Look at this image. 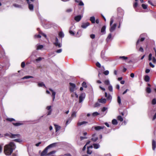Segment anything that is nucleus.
Instances as JSON below:
<instances>
[{"label": "nucleus", "instance_id": "c85d7f7f", "mask_svg": "<svg viewBox=\"0 0 156 156\" xmlns=\"http://www.w3.org/2000/svg\"><path fill=\"white\" fill-rule=\"evenodd\" d=\"M75 2H76L79 3V5L83 6L84 5V4H83V2L82 1H80L79 2L78 1H77V0H75Z\"/></svg>", "mask_w": 156, "mask_h": 156}, {"label": "nucleus", "instance_id": "680f3d73", "mask_svg": "<svg viewBox=\"0 0 156 156\" xmlns=\"http://www.w3.org/2000/svg\"><path fill=\"white\" fill-rule=\"evenodd\" d=\"M107 109V108L105 107H104L102 108L101 111L103 112L105 111Z\"/></svg>", "mask_w": 156, "mask_h": 156}, {"label": "nucleus", "instance_id": "49530a36", "mask_svg": "<svg viewBox=\"0 0 156 156\" xmlns=\"http://www.w3.org/2000/svg\"><path fill=\"white\" fill-rule=\"evenodd\" d=\"M99 115V113L97 112H94L92 114V115L94 116H97Z\"/></svg>", "mask_w": 156, "mask_h": 156}, {"label": "nucleus", "instance_id": "864d4df0", "mask_svg": "<svg viewBox=\"0 0 156 156\" xmlns=\"http://www.w3.org/2000/svg\"><path fill=\"white\" fill-rule=\"evenodd\" d=\"M109 72L108 70H106L103 72V73L105 75H107L109 74Z\"/></svg>", "mask_w": 156, "mask_h": 156}, {"label": "nucleus", "instance_id": "9b49d317", "mask_svg": "<svg viewBox=\"0 0 156 156\" xmlns=\"http://www.w3.org/2000/svg\"><path fill=\"white\" fill-rule=\"evenodd\" d=\"M49 90L50 91L52 92V96L53 98V101H54L55 99V96L56 93L55 92L53 91V90L51 88H49Z\"/></svg>", "mask_w": 156, "mask_h": 156}, {"label": "nucleus", "instance_id": "1a4fd4ad", "mask_svg": "<svg viewBox=\"0 0 156 156\" xmlns=\"http://www.w3.org/2000/svg\"><path fill=\"white\" fill-rule=\"evenodd\" d=\"M152 149L153 150H154L156 148V141L154 140H152Z\"/></svg>", "mask_w": 156, "mask_h": 156}, {"label": "nucleus", "instance_id": "5701e85b", "mask_svg": "<svg viewBox=\"0 0 156 156\" xmlns=\"http://www.w3.org/2000/svg\"><path fill=\"white\" fill-rule=\"evenodd\" d=\"M58 36L62 38L64 37V35L62 31H60L58 33Z\"/></svg>", "mask_w": 156, "mask_h": 156}, {"label": "nucleus", "instance_id": "4be33fe9", "mask_svg": "<svg viewBox=\"0 0 156 156\" xmlns=\"http://www.w3.org/2000/svg\"><path fill=\"white\" fill-rule=\"evenodd\" d=\"M53 44L56 46H58V48H60L62 45L60 43H54Z\"/></svg>", "mask_w": 156, "mask_h": 156}, {"label": "nucleus", "instance_id": "c9c22d12", "mask_svg": "<svg viewBox=\"0 0 156 156\" xmlns=\"http://www.w3.org/2000/svg\"><path fill=\"white\" fill-rule=\"evenodd\" d=\"M38 85L39 87H40L44 86V87H46L45 85L42 82L38 83Z\"/></svg>", "mask_w": 156, "mask_h": 156}, {"label": "nucleus", "instance_id": "09e8293b", "mask_svg": "<svg viewBox=\"0 0 156 156\" xmlns=\"http://www.w3.org/2000/svg\"><path fill=\"white\" fill-rule=\"evenodd\" d=\"M33 78V77L31 76H26L23 78V79H28L30 78Z\"/></svg>", "mask_w": 156, "mask_h": 156}, {"label": "nucleus", "instance_id": "58836bf2", "mask_svg": "<svg viewBox=\"0 0 156 156\" xmlns=\"http://www.w3.org/2000/svg\"><path fill=\"white\" fill-rule=\"evenodd\" d=\"M108 89L109 90L110 92H112L113 91V88L112 86L110 85L108 87Z\"/></svg>", "mask_w": 156, "mask_h": 156}, {"label": "nucleus", "instance_id": "e433bc0d", "mask_svg": "<svg viewBox=\"0 0 156 156\" xmlns=\"http://www.w3.org/2000/svg\"><path fill=\"white\" fill-rule=\"evenodd\" d=\"M82 86L84 88H87V86L86 84V83L85 82H83L82 84Z\"/></svg>", "mask_w": 156, "mask_h": 156}, {"label": "nucleus", "instance_id": "c756f323", "mask_svg": "<svg viewBox=\"0 0 156 156\" xmlns=\"http://www.w3.org/2000/svg\"><path fill=\"white\" fill-rule=\"evenodd\" d=\"M94 146V147L96 149H98L99 148V145L98 144H93Z\"/></svg>", "mask_w": 156, "mask_h": 156}, {"label": "nucleus", "instance_id": "774afa93", "mask_svg": "<svg viewBox=\"0 0 156 156\" xmlns=\"http://www.w3.org/2000/svg\"><path fill=\"white\" fill-rule=\"evenodd\" d=\"M62 51V49H60L57 50L56 51V52L57 53H60Z\"/></svg>", "mask_w": 156, "mask_h": 156}, {"label": "nucleus", "instance_id": "4d7b16f0", "mask_svg": "<svg viewBox=\"0 0 156 156\" xmlns=\"http://www.w3.org/2000/svg\"><path fill=\"white\" fill-rule=\"evenodd\" d=\"M112 37V34H108L106 40H109Z\"/></svg>", "mask_w": 156, "mask_h": 156}, {"label": "nucleus", "instance_id": "6e6d98bb", "mask_svg": "<svg viewBox=\"0 0 156 156\" xmlns=\"http://www.w3.org/2000/svg\"><path fill=\"white\" fill-rule=\"evenodd\" d=\"M76 112H73L71 116L72 117H76Z\"/></svg>", "mask_w": 156, "mask_h": 156}, {"label": "nucleus", "instance_id": "f3484780", "mask_svg": "<svg viewBox=\"0 0 156 156\" xmlns=\"http://www.w3.org/2000/svg\"><path fill=\"white\" fill-rule=\"evenodd\" d=\"M144 40V37H141L140 39H139L136 42V45H137L139 44L140 41H143Z\"/></svg>", "mask_w": 156, "mask_h": 156}, {"label": "nucleus", "instance_id": "052dcab7", "mask_svg": "<svg viewBox=\"0 0 156 156\" xmlns=\"http://www.w3.org/2000/svg\"><path fill=\"white\" fill-rule=\"evenodd\" d=\"M42 58L39 57L38 58H37L36 59V61L37 62H38V61H40L42 60Z\"/></svg>", "mask_w": 156, "mask_h": 156}, {"label": "nucleus", "instance_id": "aec40b11", "mask_svg": "<svg viewBox=\"0 0 156 156\" xmlns=\"http://www.w3.org/2000/svg\"><path fill=\"white\" fill-rule=\"evenodd\" d=\"M99 101L100 102L102 103H105L106 102V100L105 98H101V99H99Z\"/></svg>", "mask_w": 156, "mask_h": 156}, {"label": "nucleus", "instance_id": "423d86ee", "mask_svg": "<svg viewBox=\"0 0 156 156\" xmlns=\"http://www.w3.org/2000/svg\"><path fill=\"white\" fill-rule=\"evenodd\" d=\"M48 149L47 147H46L42 151L41 154V156H44L47 155V153L48 150Z\"/></svg>", "mask_w": 156, "mask_h": 156}, {"label": "nucleus", "instance_id": "4468645a", "mask_svg": "<svg viewBox=\"0 0 156 156\" xmlns=\"http://www.w3.org/2000/svg\"><path fill=\"white\" fill-rule=\"evenodd\" d=\"M88 123V122L86 121H83L81 122H79L77 123V125L78 126H81L83 125H85Z\"/></svg>", "mask_w": 156, "mask_h": 156}, {"label": "nucleus", "instance_id": "f03ea898", "mask_svg": "<svg viewBox=\"0 0 156 156\" xmlns=\"http://www.w3.org/2000/svg\"><path fill=\"white\" fill-rule=\"evenodd\" d=\"M69 84L70 86V87H69V90L70 92H73L76 89V86L75 84L72 83H69Z\"/></svg>", "mask_w": 156, "mask_h": 156}, {"label": "nucleus", "instance_id": "ea45409f", "mask_svg": "<svg viewBox=\"0 0 156 156\" xmlns=\"http://www.w3.org/2000/svg\"><path fill=\"white\" fill-rule=\"evenodd\" d=\"M104 83L107 85H108L109 84V81L108 80H106L104 81Z\"/></svg>", "mask_w": 156, "mask_h": 156}, {"label": "nucleus", "instance_id": "a211bd4d", "mask_svg": "<svg viewBox=\"0 0 156 156\" xmlns=\"http://www.w3.org/2000/svg\"><path fill=\"white\" fill-rule=\"evenodd\" d=\"M90 20L91 21L92 23H95V18L94 16H92L90 17Z\"/></svg>", "mask_w": 156, "mask_h": 156}, {"label": "nucleus", "instance_id": "f8f14e48", "mask_svg": "<svg viewBox=\"0 0 156 156\" xmlns=\"http://www.w3.org/2000/svg\"><path fill=\"white\" fill-rule=\"evenodd\" d=\"M116 27V24L114 23L113 26H111L110 29V31L111 32H113L115 29Z\"/></svg>", "mask_w": 156, "mask_h": 156}, {"label": "nucleus", "instance_id": "2f4dec72", "mask_svg": "<svg viewBox=\"0 0 156 156\" xmlns=\"http://www.w3.org/2000/svg\"><path fill=\"white\" fill-rule=\"evenodd\" d=\"M112 123L113 125H117L118 123L117 120L115 119H113L112 121Z\"/></svg>", "mask_w": 156, "mask_h": 156}, {"label": "nucleus", "instance_id": "0e129e2a", "mask_svg": "<svg viewBox=\"0 0 156 156\" xmlns=\"http://www.w3.org/2000/svg\"><path fill=\"white\" fill-rule=\"evenodd\" d=\"M72 9H67L66 10V12H72Z\"/></svg>", "mask_w": 156, "mask_h": 156}, {"label": "nucleus", "instance_id": "5fc2aeb1", "mask_svg": "<svg viewBox=\"0 0 156 156\" xmlns=\"http://www.w3.org/2000/svg\"><path fill=\"white\" fill-rule=\"evenodd\" d=\"M138 5V3H137V2H135L133 5V7H134V8H136L137 6Z\"/></svg>", "mask_w": 156, "mask_h": 156}, {"label": "nucleus", "instance_id": "ddd939ff", "mask_svg": "<svg viewBox=\"0 0 156 156\" xmlns=\"http://www.w3.org/2000/svg\"><path fill=\"white\" fill-rule=\"evenodd\" d=\"M54 126L55 127V132H56L58 131H59L61 129V127L59 126L58 125L54 124Z\"/></svg>", "mask_w": 156, "mask_h": 156}, {"label": "nucleus", "instance_id": "4c0bfd02", "mask_svg": "<svg viewBox=\"0 0 156 156\" xmlns=\"http://www.w3.org/2000/svg\"><path fill=\"white\" fill-rule=\"evenodd\" d=\"M39 34H41L42 36H44L45 38H47L46 35L44 33H42L41 31H39Z\"/></svg>", "mask_w": 156, "mask_h": 156}, {"label": "nucleus", "instance_id": "13d9d810", "mask_svg": "<svg viewBox=\"0 0 156 156\" xmlns=\"http://www.w3.org/2000/svg\"><path fill=\"white\" fill-rule=\"evenodd\" d=\"M34 37L35 38H40L41 36L40 34H36L34 35Z\"/></svg>", "mask_w": 156, "mask_h": 156}, {"label": "nucleus", "instance_id": "c03bdc74", "mask_svg": "<svg viewBox=\"0 0 156 156\" xmlns=\"http://www.w3.org/2000/svg\"><path fill=\"white\" fill-rule=\"evenodd\" d=\"M87 153L88 154H91L92 153V151L91 150H90L89 147L87 148Z\"/></svg>", "mask_w": 156, "mask_h": 156}, {"label": "nucleus", "instance_id": "20e7f679", "mask_svg": "<svg viewBox=\"0 0 156 156\" xmlns=\"http://www.w3.org/2000/svg\"><path fill=\"white\" fill-rule=\"evenodd\" d=\"M94 128V129L96 131H98L101 129H103L104 128H106V127L105 126H93L92 128Z\"/></svg>", "mask_w": 156, "mask_h": 156}, {"label": "nucleus", "instance_id": "a18cd8bd", "mask_svg": "<svg viewBox=\"0 0 156 156\" xmlns=\"http://www.w3.org/2000/svg\"><path fill=\"white\" fill-rule=\"evenodd\" d=\"M152 104L154 105L156 104V99L155 98L153 99L152 101Z\"/></svg>", "mask_w": 156, "mask_h": 156}, {"label": "nucleus", "instance_id": "f257e3e1", "mask_svg": "<svg viewBox=\"0 0 156 156\" xmlns=\"http://www.w3.org/2000/svg\"><path fill=\"white\" fill-rule=\"evenodd\" d=\"M16 148V146L14 143L13 142H10L9 144L4 147V153L6 155H10Z\"/></svg>", "mask_w": 156, "mask_h": 156}, {"label": "nucleus", "instance_id": "8fccbe9b", "mask_svg": "<svg viewBox=\"0 0 156 156\" xmlns=\"http://www.w3.org/2000/svg\"><path fill=\"white\" fill-rule=\"evenodd\" d=\"M69 32L71 35L73 36L75 35V33L73 32L72 30H69Z\"/></svg>", "mask_w": 156, "mask_h": 156}, {"label": "nucleus", "instance_id": "39448f33", "mask_svg": "<svg viewBox=\"0 0 156 156\" xmlns=\"http://www.w3.org/2000/svg\"><path fill=\"white\" fill-rule=\"evenodd\" d=\"M90 25V23L88 22L83 23L81 25V27L83 29L86 28L88 26Z\"/></svg>", "mask_w": 156, "mask_h": 156}, {"label": "nucleus", "instance_id": "473e14b6", "mask_svg": "<svg viewBox=\"0 0 156 156\" xmlns=\"http://www.w3.org/2000/svg\"><path fill=\"white\" fill-rule=\"evenodd\" d=\"M117 102L119 105L121 103V98L119 96H118L117 97Z\"/></svg>", "mask_w": 156, "mask_h": 156}, {"label": "nucleus", "instance_id": "0eeeda50", "mask_svg": "<svg viewBox=\"0 0 156 156\" xmlns=\"http://www.w3.org/2000/svg\"><path fill=\"white\" fill-rule=\"evenodd\" d=\"M27 3L29 4L28 7L30 10H33L34 9V5L32 4H30L29 0H26Z\"/></svg>", "mask_w": 156, "mask_h": 156}, {"label": "nucleus", "instance_id": "b1692460", "mask_svg": "<svg viewBox=\"0 0 156 156\" xmlns=\"http://www.w3.org/2000/svg\"><path fill=\"white\" fill-rule=\"evenodd\" d=\"M56 143H53L52 144H51L49 145L47 147L49 149L51 147H52L55 146V145H56Z\"/></svg>", "mask_w": 156, "mask_h": 156}, {"label": "nucleus", "instance_id": "69168bd1", "mask_svg": "<svg viewBox=\"0 0 156 156\" xmlns=\"http://www.w3.org/2000/svg\"><path fill=\"white\" fill-rule=\"evenodd\" d=\"M90 36V38L92 39H94L95 37V35L94 34H91Z\"/></svg>", "mask_w": 156, "mask_h": 156}, {"label": "nucleus", "instance_id": "7c9ffc66", "mask_svg": "<svg viewBox=\"0 0 156 156\" xmlns=\"http://www.w3.org/2000/svg\"><path fill=\"white\" fill-rule=\"evenodd\" d=\"M146 90L147 93L149 94L151 93V89L150 87H147L146 88Z\"/></svg>", "mask_w": 156, "mask_h": 156}, {"label": "nucleus", "instance_id": "dca6fc26", "mask_svg": "<svg viewBox=\"0 0 156 156\" xmlns=\"http://www.w3.org/2000/svg\"><path fill=\"white\" fill-rule=\"evenodd\" d=\"M105 97L107 98V99L108 100H110L112 99V97L111 95L110 94L108 95L106 92L105 93Z\"/></svg>", "mask_w": 156, "mask_h": 156}, {"label": "nucleus", "instance_id": "6e6552de", "mask_svg": "<svg viewBox=\"0 0 156 156\" xmlns=\"http://www.w3.org/2000/svg\"><path fill=\"white\" fill-rule=\"evenodd\" d=\"M148 2L152 6H154L156 5V0H148Z\"/></svg>", "mask_w": 156, "mask_h": 156}, {"label": "nucleus", "instance_id": "37998d69", "mask_svg": "<svg viewBox=\"0 0 156 156\" xmlns=\"http://www.w3.org/2000/svg\"><path fill=\"white\" fill-rule=\"evenodd\" d=\"M142 7L143 9H146L147 8V5L144 4H142Z\"/></svg>", "mask_w": 156, "mask_h": 156}, {"label": "nucleus", "instance_id": "a878e982", "mask_svg": "<svg viewBox=\"0 0 156 156\" xmlns=\"http://www.w3.org/2000/svg\"><path fill=\"white\" fill-rule=\"evenodd\" d=\"M117 119L118 120L120 121V122H122L123 120V118L120 115L118 116L117 117Z\"/></svg>", "mask_w": 156, "mask_h": 156}, {"label": "nucleus", "instance_id": "3c124183", "mask_svg": "<svg viewBox=\"0 0 156 156\" xmlns=\"http://www.w3.org/2000/svg\"><path fill=\"white\" fill-rule=\"evenodd\" d=\"M96 65L97 67L99 68H100L101 67V65L98 62H96Z\"/></svg>", "mask_w": 156, "mask_h": 156}, {"label": "nucleus", "instance_id": "9d476101", "mask_svg": "<svg viewBox=\"0 0 156 156\" xmlns=\"http://www.w3.org/2000/svg\"><path fill=\"white\" fill-rule=\"evenodd\" d=\"M82 16L81 15H78L74 17L75 20L77 22H79L81 19Z\"/></svg>", "mask_w": 156, "mask_h": 156}, {"label": "nucleus", "instance_id": "bf43d9fd", "mask_svg": "<svg viewBox=\"0 0 156 156\" xmlns=\"http://www.w3.org/2000/svg\"><path fill=\"white\" fill-rule=\"evenodd\" d=\"M25 66V63L24 62H22L21 64V67L22 68H23Z\"/></svg>", "mask_w": 156, "mask_h": 156}, {"label": "nucleus", "instance_id": "603ef678", "mask_svg": "<svg viewBox=\"0 0 156 156\" xmlns=\"http://www.w3.org/2000/svg\"><path fill=\"white\" fill-rule=\"evenodd\" d=\"M152 55L151 53H150L149 54V56H148V60L149 61H151L152 59Z\"/></svg>", "mask_w": 156, "mask_h": 156}, {"label": "nucleus", "instance_id": "412c9836", "mask_svg": "<svg viewBox=\"0 0 156 156\" xmlns=\"http://www.w3.org/2000/svg\"><path fill=\"white\" fill-rule=\"evenodd\" d=\"M12 124L14 126H20L23 124V123H20V122H16V123L13 122L12 123Z\"/></svg>", "mask_w": 156, "mask_h": 156}, {"label": "nucleus", "instance_id": "2eb2a0df", "mask_svg": "<svg viewBox=\"0 0 156 156\" xmlns=\"http://www.w3.org/2000/svg\"><path fill=\"white\" fill-rule=\"evenodd\" d=\"M105 29H106V26H104L102 27L101 30V32L102 33V34H105Z\"/></svg>", "mask_w": 156, "mask_h": 156}, {"label": "nucleus", "instance_id": "a19ab883", "mask_svg": "<svg viewBox=\"0 0 156 156\" xmlns=\"http://www.w3.org/2000/svg\"><path fill=\"white\" fill-rule=\"evenodd\" d=\"M43 48V46L42 45H40L37 46V49H41Z\"/></svg>", "mask_w": 156, "mask_h": 156}, {"label": "nucleus", "instance_id": "cd10ccee", "mask_svg": "<svg viewBox=\"0 0 156 156\" xmlns=\"http://www.w3.org/2000/svg\"><path fill=\"white\" fill-rule=\"evenodd\" d=\"M150 80V77H149L147 76L146 75L144 77V80L146 82H148Z\"/></svg>", "mask_w": 156, "mask_h": 156}, {"label": "nucleus", "instance_id": "f704fd0d", "mask_svg": "<svg viewBox=\"0 0 156 156\" xmlns=\"http://www.w3.org/2000/svg\"><path fill=\"white\" fill-rule=\"evenodd\" d=\"M19 134H11V136H10V137L12 138H15L16 136H19Z\"/></svg>", "mask_w": 156, "mask_h": 156}, {"label": "nucleus", "instance_id": "72a5a7b5", "mask_svg": "<svg viewBox=\"0 0 156 156\" xmlns=\"http://www.w3.org/2000/svg\"><path fill=\"white\" fill-rule=\"evenodd\" d=\"M6 120L7 121H9V122H12V121H15V120L13 118H7L6 119Z\"/></svg>", "mask_w": 156, "mask_h": 156}, {"label": "nucleus", "instance_id": "338daca9", "mask_svg": "<svg viewBox=\"0 0 156 156\" xmlns=\"http://www.w3.org/2000/svg\"><path fill=\"white\" fill-rule=\"evenodd\" d=\"M100 105V104L98 102H96L95 103L94 106L95 107H97Z\"/></svg>", "mask_w": 156, "mask_h": 156}, {"label": "nucleus", "instance_id": "e2e57ef3", "mask_svg": "<svg viewBox=\"0 0 156 156\" xmlns=\"http://www.w3.org/2000/svg\"><path fill=\"white\" fill-rule=\"evenodd\" d=\"M152 62L154 63H156V59L154 57H153Z\"/></svg>", "mask_w": 156, "mask_h": 156}, {"label": "nucleus", "instance_id": "de8ad7c7", "mask_svg": "<svg viewBox=\"0 0 156 156\" xmlns=\"http://www.w3.org/2000/svg\"><path fill=\"white\" fill-rule=\"evenodd\" d=\"M98 137H96L94 138H92L91 139V140L92 141H93L94 142H96L98 140Z\"/></svg>", "mask_w": 156, "mask_h": 156}, {"label": "nucleus", "instance_id": "393cba45", "mask_svg": "<svg viewBox=\"0 0 156 156\" xmlns=\"http://www.w3.org/2000/svg\"><path fill=\"white\" fill-rule=\"evenodd\" d=\"M56 143H53L52 144H51L49 145L47 147L49 149L51 147H52L55 146V145H56Z\"/></svg>", "mask_w": 156, "mask_h": 156}, {"label": "nucleus", "instance_id": "7ed1b4c3", "mask_svg": "<svg viewBox=\"0 0 156 156\" xmlns=\"http://www.w3.org/2000/svg\"><path fill=\"white\" fill-rule=\"evenodd\" d=\"M86 95L85 93H82L81 94L79 97V102L81 103L83 101L85 98Z\"/></svg>", "mask_w": 156, "mask_h": 156}, {"label": "nucleus", "instance_id": "79ce46f5", "mask_svg": "<svg viewBox=\"0 0 156 156\" xmlns=\"http://www.w3.org/2000/svg\"><path fill=\"white\" fill-rule=\"evenodd\" d=\"M55 152V151H51L50 152H49V153H48L47 154V155L49 156V155H50L51 154H54Z\"/></svg>", "mask_w": 156, "mask_h": 156}, {"label": "nucleus", "instance_id": "6ab92c4d", "mask_svg": "<svg viewBox=\"0 0 156 156\" xmlns=\"http://www.w3.org/2000/svg\"><path fill=\"white\" fill-rule=\"evenodd\" d=\"M5 53L4 51H0V58H2L5 55Z\"/></svg>", "mask_w": 156, "mask_h": 156}, {"label": "nucleus", "instance_id": "bb28decb", "mask_svg": "<svg viewBox=\"0 0 156 156\" xmlns=\"http://www.w3.org/2000/svg\"><path fill=\"white\" fill-rule=\"evenodd\" d=\"M119 59H121L123 60H126L128 59V58L127 57H125V56H119Z\"/></svg>", "mask_w": 156, "mask_h": 156}]
</instances>
